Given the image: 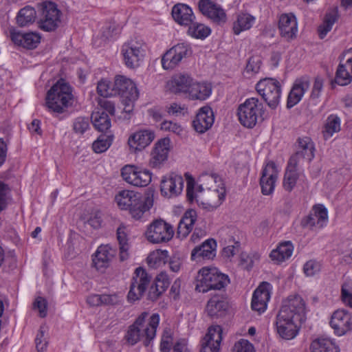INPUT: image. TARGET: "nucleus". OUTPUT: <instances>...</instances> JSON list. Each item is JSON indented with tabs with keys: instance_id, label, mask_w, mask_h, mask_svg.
<instances>
[{
	"instance_id": "1",
	"label": "nucleus",
	"mask_w": 352,
	"mask_h": 352,
	"mask_svg": "<svg viewBox=\"0 0 352 352\" xmlns=\"http://www.w3.org/2000/svg\"><path fill=\"white\" fill-rule=\"evenodd\" d=\"M306 306L299 295L289 296L282 305L276 316V329L279 336L286 340L294 338L298 333V322L305 321Z\"/></svg>"
},
{
	"instance_id": "2",
	"label": "nucleus",
	"mask_w": 352,
	"mask_h": 352,
	"mask_svg": "<svg viewBox=\"0 0 352 352\" xmlns=\"http://www.w3.org/2000/svg\"><path fill=\"white\" fill-rule=\"evenodd\" d=\"M199 182L195 192L194 179L192 177L188 178L186 188L188 200L190 202L196 200L197 203H200L204 208L208 210H213L218 208L225 199V192H219L217 188L211 189L214 179L210 175H202L199 178Z\"/></svg>"
},
{
	"instance_id": "3",
	"label": "nucleus",
	"mask_w": 352,
	"mask_h": 352,
	"mask_svg": "<svg viewBox=\"0 0 352 352\" xmlns=\"http://www.w3.org/2000/svg\"><path fill=\"white\" fill-rule=\"evenodd\" d=\"M148 315L146 311L142 312L129 327L125 339L131 345L142 340L144 345L148 346L155 338L160 323V316L153 314L148 318Z\"/></svg>"
},
{
	"instance_id": "4",
	"label": "nucleus",
	"mask_w": 352,
	"mask_h": 352,
	"mask_svg": "<svg viewBox=\"0 0 352 352\" xmlns=\"http://www.w3.org/2000/svg\"><path fill=\"white\" fill-rule=\"evenodd\" d=\"M115 201L120 209L128 210L135 220L142 219L153 205L151 197H143L140 193L129 190L119 191L115 196Z\"/></svg>"
},
{
	"instance_id": "5",
	"label": "nucleus",
	"mask_w": 352,
	"mask_h": 352,
	"mask_svg": "<svg viewBox=\"0 0 352 352\" xmlns=\"http://www.w3.org/2000/svg\"><path fill=\"white\" fill-rule=\"evenodd\" d=\"M74 100L72 87L68 83L60 80L47 91L45 105L49 111L62 113L73 104Z\"/></svg>"
},
{
	"instance_id": "6",
	"label": "nucleus",
	"mask_w": 352,
	"mask_h": 352,
	"mask_svg": "<svg viewBox=\"0 0 352 352\" xmlns=\"http://www.w3.org/2000/svg\"><path fill=\"white\" fill-rule=\"evenodd\" d=\"M113 91L114 95L118 94L122 98L123 111L128 113L132 112L134 102L139 97L135 84L124 76L117 75L113 84Z\"/></svg>"
},
{
	"instance_id": "7",
	"label": "nucleus",
	"mask_w": 352,
	"mask_h": 352,
	"mask_svg": "<svg viewBox=\"0 0 352 352\" xmlns=\"http://www.w3.org/2000/svg\"><path fill=\"white\" fill-rule=\"evenodd\" d=\"M230 283L228 276L216 268L204 267L199 270L197 278L196 290L206 293L211 289H221Z\"/></svg>"
},
{
	"instance_id": "8",
	"label": "nucleus",
	"mask_w": 352,
	"mask_h": 352,
	"mask_svg": "<svg viewBox=\"0 0 352 352\" xmlns=\"http://www.w3.org/2000/svg\"><path fill=\"white\" fill-rule=\"evenodd\" d=\"M263 104L256 98L246 99L237 109V116L240 123L250 129L253 128L258 120H263Z\"/></svg>"
},
{
	"instance_id": "9",
	"label": "nucleus",
	"mask_w": 352,
	"mask_h": 352,
	"mask_svg": "<svg viewBox=\"0 0 352 352\" xmlns=\"http://www.w3.org/2000/svg\"><path fill=\"white\" fill-rule=\"evenodd\" d=\"M256 89L271 109L276 108L282 91L280 82L278 80L272 78L261 79L257 82Z\"/></svg>"
},
{
	"instance_id": "10",
	"label": "nucleus",
	"mask_w": 352,
	"mask_h": 352,
	"mask_svg": "<svg viewBox=\"0 0 352 352\" xmlns=\"http://www.w3.org/2000/svg\"><path fill=\"white\" fill-rule=\"evenodd\" d=\"M173 235V226L162 219L153 221L146 232V239L153 243L169 241Z\"/></svg>"
},
{
	"instance_id": "11",
	"label": "nucleus",
	"mask_w": 352,
	"mask_h": 352,
	"mask_svg": "<svg viewBox=\"0 0 352 352\" xmlns=\"http://www.w3.org/2000/svg\"><path fill=\"white\" fill-rule=\"evenodd\" d=\"M39 28L45 32L55 30L60 23V11L52 2H43L41 5Z\"/></svg>"
},
{
	"instance_id": "12",
	"label": "nucleus",
	"mask_w": 352,
	"mask_h": 352,
	"mask_svg": "<svg viewBox=\"0 0 352 352\" xmlns=\"http://www.w3.org/2000/svg\"><path fill=\"white\" fill-rule=\"evenodd\" d=\"M327 222V209L322 204H316L309 214L301 219L300 225L302 228L311 230H319L326 226Z\"/></svg>"
},
{
	"instance_id": "13",
	"label": "nucleus",
	"mask_w": 352,
	"mask_h": 352,
	"mask_svg": "<svg viewBox=\"0 0 352 352\" xmlns=\"http://www.w3.org/2000/svg\"><path fill=\"white\" fill-rule=\"evenodd\" d=\"M151 281V276L146 271L139 267L135 270L134 276L128 293V300L134 302L139 300L146 292Z\"/></svg>"
},
{
	"instance_id": "14",
	"label": "nucleus",
	"mask_w": 352,
	"mask_h": 352,
	"mask_svg": "<svg viewBox=\"0 0 352 352\" xmlns=\"http://www.w3.org/2000/svg\"><path fill=\"white\" fill-rule=\"evenodd\" d=\"M121 175L124 181L135 186H146L151 182V173L149 170H142L134 165L124 166Z\"/></svg>"
},
{
	"instance_id": "15",
	"label": "nucleus",
	"mask_w": 352,
	"mask_h": 352,
	"mask_svg": "<svg viewBox=\"0 0 352 352\" xmlns=\"http://www.w3.org/2000/svg\"><path fill=\"white\" fill-rule=\"evenodd\" d=\"M154 139L155 133L150 129H142L132 133L127 140L130 152L137 153L143 151Z\"/></svg>"
},
{
	"instance_id": "16",
	"label": "nucleus",
	"mask_w": 352,
	"mask_h": 352,
	"mask_svg": "<svg viewBox=\"0 0 352 352\" xmlns=\"http://www.w3.org/2000/svg\"><path fill=\"white\" fill-rule=\"evenodd\" d=\"M190 49L184 43H179L168 50L162 58V67L165 69L175 68L184 58L190 54Z\"/></svg>"
},
{
	"instance_id": "17",
	"label": "nucleus",
	"mask_w": 352,
	"mask_h": 352,
	"mask_svg": "<svg viewBox=\"0 0 352 352\" xmlns=\"http://www.w3.org/2000/svg\"><path fill=\"white\" fill-rule=\"evenodd\" d=\"M330 326L340 336L352 329V316L345 309H337L331 315Z\"/></svg>"
},
{
	"instance_id": "18",
	"label": "nucleus",
	"mask_w": 352,
	"mask_h": 352,
	"mask_svg": "<svg viewBox=\"0 0 352 352\" xmlns=\"http://www.w3.org/2000/svg\"><path fill=\"white\" fill-rule=\"evenodd\" d=\"M143 53L142 45L133 41L125 43L122 47L124 61L129 68H135L140 65Z\"/></svg>"
},
{
	"instance_id": "19",
	"label": "nucleus",
	"mask_w": 352,
	"mask_h": 352,
	"mask_svg": "<svg viewBox=\"0 0 352 352\" xmlns=\"http://www.w3.org/2000/svg\"><path fill=\"white\" fill-rule=\"evenodd\" d=\"M278 30L280 36L287 42H291L297 37L298 23L292 13H284L278 19Z\"/></svg>"
},
{
	"instance_id": "20",
	"label": "nucleus",
	"mask_w": 352,
	"mask_h": 352,
	"mask_svg": "<svg viewBox=\"0 0 352 352\" xmlns=\"http://www.w3.org/2000/svg\"><path fill=\"white\" fill-rule=\"evenodd\" d=\"M183 188L182 177L174 173L164 176L161 181V192L165 197H176L182 192Z\"/></svg>"
},
{
	"instance_id": "21",
	"label": "nucleus",
	"mask_w": 352,
	"mask_h": 352,
	"mask_svg": "<svg viewBox=\"0 0 352 352\" xmlns=\"http://www.w3.org/2000/svg\"><path fill=\"white\" fill-rule=\"evenodd\" d=\"M170 139L162 138L158 140L151 151L149 160V166L153 168H160L167 160L170 151Z\"/></svg>"
},
{
	"instance_id": "22",
	"label": "nucleus",
	"mask_w": 352,
	"mask_h": 352,
	"mask_svg": "<svg viewBox=\"0 0 352 352\" xmlns=\"http://www.w3.org/2000/svg\"><path fill=\"white\" fill-rule=\"evenodd\" d=\"M116 254V250L111 245H100L92 256V265L98 271H104Z\"/></svg>"
},
{
	"instance_id": "23",
	"label": "nucleus",
	"mask_w": 352,
	"mask_h": 352,
	"mask_svg": "<svg viewBox=\"0 0 352 352\" xmlns=\"http://www.w3.org/2000/svg\"><path fill=\"white\" fill-rule=\"evenodd\" d=\"M10 34V38L15 45L25 49H35L41 42V36L36 32H23L12 29Z\"/></svg>"
},
{
	"instance_id": "24",
	"label": "nucleus",
	"mask_w": 352,
	"mask_h": 352,
	"mask_svg": "<svg viewBox=\"0 0 352 352\" xmlns=\"http://www.w3.org/2000/svg\"><path fill=\"white\" fill-rule=\"evenodd\" d=\"M309 77L302 76L296 79L287 96V107L291 109L296 105L309 89Z\"/></svg>"
},
{
	"instance_id": "25",
	"label": "nucleus",
	"mask_w": 352,
	"mask_h": 352,
	"mask_svg": "<svg viewBox=\"0 0 352 352\" xmlns=\"http://www.w3.org/2000/svg\"><path fill=\"white\" fill-rule=\"evenodd\" d=\"M271 285L267 282H263L254 291L252 299V309L261 314L267 308V302L270 298Z\"/></svg>"
},
{
	"instance_id": "26",
	"label": "nucleus",
	"mask_w": 352,
	"mask_h": 352,
	"mask_svg": "<svg viewBox=\"0 0 352 352\" xmlns=\"http://www.w3.org/2000/svg\"><path fill=\"white\" fill-rule=\"evenodd\" d=\"M221 340V327L219 325L210 327L201 342L200 352H219Z\"/></svg>"
},
{
	"instance_id": "27",
	"label": "nucleus",
	"mask_w": 352,
	"mask_h": 352,
	"mask_svg": "<svg viewBox=\"0 0 352 352\" xmlns=\"http://www.w3.org/2000/svg\"><path fill=\"white\" fill-rule=\"evenodd\" d=\"M214 121L212 109L208 106H204L197 113L192 121V126L197 132L204 133L212 127Z\"/></svg>"
},
{
	"instance_id": "28",
	"label": "nucleus",
	"mask_w": 352,
	"mask_h": 352,
	"mask_svg": "<svg viewBox=\"0 0 352 352\" xmlns=\"http://www.w3.org/2000/svg\"><path fill=\"white\" fill-rule=\"evenodd\" d=\"M277 177L278 173L275 164L273 162H270L263 170L260 179L261 192L263 195H269L273 192Z\"/></svg>"
},
{
	"instance_id": "29",
	"label": "nucleus",
	"mask_w": 352,
	"mask_h": 352,
	"mask_svg": "<svg viewBox=\"0 0 352 352\" xmlns=\"http://www.w3.org/2000/svg\"><path fill=\"white\" fill-rule=\"evenodd\" d=\"M199 10L207 17L217 23L225 22L226 15L224 10L217 4L210 0H200Z\"/></svg>"
},
{
	"instance_id": "30",
	"label": "nucleus",
	"mask_w": 352,
	"mask_h": 352,
	"mask_svg": "<svg viewBox=\"0 0 352 352\" xmlns=\"http://www.w3.org/2000/svg\"><path fill=\"white\" fill-rule=\"evenodd\" d=\"M228 309V302L220 295L212 296L206 307L207 314L212 319L219 318L225 315Z\"/></svg>"
},
{
	"instance_id": "31",
	"label": "nucleus",
	"mask_w": 352,
	"mask_h": 352,
	"mask_svg": "<svg viewBox=\"0 0 352 352\" xmlns=\"http://www.w3.org/2000/svg\"><path fill=\"white\" fill-rule=\"evenodd\" d=\"M346 54L351 55L345 63H340L335 76V82L339 85L344 86L352 80V48L347 50Z\"/></svg>"
},
{
	"instance_id": "32",
	"label": "nucleus",
	"mask_w": 352,
	"mask_h": 352,
	"mask_svg": "<svg viewBox=\"0 0 352 352\" xmlns=\"http://www.w3.org/2000/svg\"><path fill=\"white\" fill-rule=\"evenodd\" d=\"M171 14L175 21L181 25L188 26L195 19L191 8L184 3L175 4Z\"/></svg>"
},
{
	"instance_id": "33",
	"label": "nucleus",
	"mask_w": 352,
	"mask_h": 352,
	"mask_svg": "<svg viewBox=\"0 0 352 352\" xmlns=\"http://www.w3.org/2000/svg\"><path fill=\"white\" fill-rule=\"evenodd\" d=\"M193 79L188 74L175 75L168 82L170 90L175 94H187L192 85Z\"/></svg>"
},
{
	"instance_id": "34",
	"label": "nucleus",
	"mask_w": 352,
	"mask_h": 352,
	"mask_svg": "<svg viewBox=\"0 0 352 352\" xmlns=\"http://www.w3.org/2000/svg\"><path fill=\"white\" fill-rule=\"evenodd\" d=\"M170 285V280L166 272L159 274L154 283L151 285L148 297L150 300H156L163 294Z\"/></svg>"
},
{
	"instance_id": "35",
	"label": "nucleus",
	"mask_w": 352,
	"mask_h": 352,
	"mask_svg": "<svg viewBox=\"0 0 352 352\" xmlns=\"http://www.w3.org/2000/svg\"><path fill=\"white\" fill-rule=\"evenodd\" d=\"M217 243L212 239L205 241L201 245L195 247L191 252V258L197 260L199 258L211 259L215 256Z\"/></svg>"
},
{
	"instance_id": "36",
	"label": "nucleus",
	"mask_w": 352,
	"mask_h": 352,
	"mask_svg": "<svg viewBox=\"0 0 352 352\" xmlns=\"http://www.w3.org/2000/svg\"><path fill=\"white\" fill-rule=\"evenodd\" d=\"M197 220V212L194 210L185 212L180 219L177 226V236L179 238H186L192 231Z\"/></svg>"
},
{
	"instance_id": "37",
	"label": "nucleus",
	"mask_w": 352,
	"mask_h": 352,
	"mask_svg": "<svg viewBox=\"0 0 352 352\" xmlns=\"http://www.w3.org/2000/svg\"><path fill=\"white\" fill-rule=\"evenodd\" d=\"M294 248V245L291 241H287L281 242L276 249L271 252L270 257L274 262L280 264L292 256Z\"/></svg>"
},
{
	"instance_id": "38",
	"label": "nucleus",
	"mask_w": 352,
	"mask_h": 352,
	"mask_svg": "<svg viewBox=\"0 0 352 352\" xmlns=\"http://www.w3.org/2000/svg\"><path fill=\"white\" fill-rule=\"evenodd\" d=\"M211 93L212 86L210 83L193 81L188 96L191 100H205Z\"/></svg>"
},
{
	"instance_id": "39",
	"label": "nucleus",
	"mask_w": 352,
	"mask_h": 352,
	"mask_svg": "<svg viewBox=\"0 0 352 352\" xmlns=\"http://www.w3.org/2000/svg\"><path fill=\"white\" fill-rule=\"evenodd\" d=\"M297 155H304L308 160H312L314 157L315 146L313 141L309 137L298 138L295 144Z\"/></svg>"
},
{
	"instance_id": "40",
	"label": "nucleus",
	"mask_w": 352,
	"mask_h": 352,
	"mask_svg": "<svg viewBox=\"0 0 352 352\" xmlns=\"http://www.w3.org/2000/svg\"><path fill=\"white\" fill-rule=\"evenodd\" d=\"M255 22V17L248 13H241L233 23V32L238 35L241 32L250 30Z\"/></svg>"
},
{
	"instance_id": "41",
	"label": "nucleus",
	"mask_w": 352,
	"mask_h": 352,
	"mask_svg": "<svg viewBox=\"0 0 352 352\" xmlns=\"http://www.w3.org/2000/svg\"><path fill=\"white\" fill-rule=\"evenodd\" d=\"M311 352H340V349L328 338H319L311 342Z\"/></svg>"
},
{
	"instance_id": "42",
	"label": "nucleus",
	"mask_w": 352,
	"mask_h": 352,
	"mask_svg": "<svg viewBox=\"0 0 352 352\" xmlns=\"http://www.w3.org/2000/svg\"><path fill=\"white\" fill-rule=\"evenodd\" d=\"M94 127L99 131L104 132L111 126V120L105 112H93L91 116Z\"/></svg>"
},
{
	"instance_id": "43",
	"label": "nucleus",
	"mask_w": 352,
	"mask_h": 352,
	"mask_svg": "<svg viewBox=\"0 0 352 352\" xmlns=\"http://www.w3.org/2000/svg\"><path fill=\"white\" fill-rule=\"evenodd\" d=\"M340 130V120L336 115H330L326 120L322 134L325 140L330 138L334 133Z\"/></svg>"
},
{
	"instance_id": "44",
	"label": "nucleus",
	"mask_w": 352,
	"mask_h": 352,
	"mask_svg": "<svg viewBox=\"0 0 352 352\" xmlns=\"http://www.w3.org/2000/svg\"><path fill=\"white\" fill-rule=\"evenodd\" d=\"M36 19V11L32 7H25L20 10L16 16L17 24L24 27L32 23Z\"/></svg>"
},
{
	"instance_id": "45",
	"label": "nucleus",
	"mask_w": 352,
	"mask_h": 352,
	"mask_svg": "<svg viewBox=\"0 0 352 352\" xmlns=\"http://www.w3.org/2000/svg\"><path fill=\"white\" fill-rule=\"evenodd\" d=\"M188 32L192 37L197 38H205L210 33V30L208 27L205 26L202 23H199L192 21V23L190 24Z\"/></svg>"
},
{
	"instance_id": "46",
	"label": "nucleus",
	"mask_w": 352,
	"mask_h": 352,
	"mask_svg": "<svg viewBox=\"0 0 352 352\" xmlns=\"http://www.w3.org/2000/svg\"><path fill=\"white\" fill-rule=\"evenodd\" d=\"M298 178V171L287 167L283 183L284 189L288 192H291L295 187Z\"/></svg>"
},
{
	"instance_id": "47",
	"label": "nucleus",
	"mask_w": 352,
	"mask_h": 352,
	"mask_svg": "<svg viewBox=\"0 0 352 352\" xmlns=\"http://www.w3.org/2000/svg\"><path fill=\"white\" fill-rule=\"evenodd\" d=\"M117 239L120 245V259L121 261H124L129 257V245L127 242L126 234L120 228L117 230Z\"/></svg>"
},
{
	"instance_id": "48",
	"label": "nucleus",
	"mask_w": 352,
	"mask_h": 352,
	"mask_svg": "<svg viewBox=\"0 0 352 352\" xmlns=\"http://www.w3.org/2000/svg\"><path fill=\"white\" fill-rule=\"evenodd\" d=\"M336 21V17L334 14L329 13L326 14L323 23L318 26V32L320 38L323 39L332 29V27Z\"/></svg>"
},
{
	"instance_id": "49",
	"label": "nucleus",
	"mask_w": 352,
	"mask_h": 352,
	"mask_svg": "<svg viewBox=\"0 0 352 352\" xmlns=\"http://www.w3.org/2000/svg\"><path fill=\"white\" fill-rule=\"evenodd\" d=\"M111 145V141L106 135H101L94 142L92 148L96 153L104 152Z\"/></svg>"
},
{
	"instance_id": "50",
	"label": "nucleus",
	"mask_w": 352,
	"mask_h": 352,
	"mask_svg": "<svg viewBox=\"0 0 352 352\" xmlns=\"http://www.w3.org/2000/svg\"><path fill=\"white\" fill-rule=\"evenodd\" d=\"M98 94L103 98H107L114 96V91H113V85L104 80H101L98 82L97 86Z\"/></svg>"
},
{
	"instance_id": "51",
	"label": "nucleus",
	"mask_w": 352,
	"mask_h": 352,
	"mask_svg": "<svg viewBox=\"0 0 352 352\" xmlns=\"http://www.w3.org/2000/svg\"><path fill=\"white\" fill-rule=\"evenodd\" d=\"M321 270V263L316 260L307 261L303 266L304 273L307 276H313Z\"/></svg>"
},
{
	"instance_id": "52",
	"label": "nucleus",
	"mask_w": 352,
	"mask_h": 352,
	"mask_svg": "<svg viewBox=\"0 0 352 352\" xmlns=\"http://www.w3.org/2000/svg\"><path fill=\"white\" fill-rule=\"evenodd\" d=\"M311 160H307L304 155H297L294 153L292 155L288 162L287 166L289 168L298 170V167L302 165L305 162H310Z\"/></svg>"
},
{
	"instance_id": "53",
	"label": "nucleus",
	"mask_w": 352,
	"mask_h": 352,
	"mask_svg": "<svg viewBox=\"0 0 352 352\" xmlns=\"http://www.w3.org/2000/svg\"><path fill=\"white\" fill-rule=\"evenodd\" d=\"M261 65V60L258 56L250 57L247 63L245 72L250 74H254L258 72Z\"/></svg>"
},
{
	"instance_id": "54",
	"label": "nucleus",
	"mask_w": 352,
	"mask_h": 352,
	"mask_svg": "<svg viewBox=\"0 0 352 352\" xmlns=\"http://www.w3.org/2000/svg\"><path fill=\"white\" fill-rule=\"evenodd\" d=\"M45 333L44 327H41L35 338L36 348L38 352H43L47 349V341Z\"/></svg>"
},
{
	"instance_id": "55",
	"label": "nucleus",
	"mask_w": 352,
	"mask_h": 352,
	"mask_svg": "<svg viewBox=\"0 0 352 352\" xmlns=\"http://www.w3.org/2000/svg\"><path fill=\"white\" fill-rule=\"evenodd\" d=\"M33 308L38 311L41 318H45L47 313V302L46 299L41 296L37 297L33 303Z\"/></svg>"
},
{
	"instance_id": "56",
	"label": "nucleus",
	"mask_w": 352,
	"mask_h": 352,
	"mask_svg": "<svg viewBox=\"0 0 352 352\" xmlns=\"http://www.w3.org/2000/svg\"><path fill=\"white\" fill-rule=\"evenodd\" d=\"M232 352H254L253 345L247 340L241 339L235 343Z\"/></svg>"
},
{
	"instance_id": "57",
	"label": "nucleus",
	"mask_w": 352,
	"mask_h": 352,
	"mask_svg": "<svg viewBox=\"0 0 352 352\" xmlns=\"http://www.w3.org/2000/svg\"><path fill=\"white\" fill-rule=\"evenodd\" d=\"M89 126V120L85 118H77L73 124L74 130L76 133L82 134L86 131Z\"/></svg>"
},
{
	"instance_id": "58",
	"label": "nucleus",
	"mask_w": 352,
	"mask_h": 352,
	"mask_svg": "<svg viewBox=\"0 0 352 352\" xmlns=\"http://www.w3.org/2000/svg\"><path fill=\"white\" fill-rule=\"evenodd\" d=\"M323 87V80L320 77H316L314 80V83L312 87L310 98L312 100L318 99Z\"/></svg>"
},
{
	"instance_id": "59",
	"label": "nucleus",
	"mask_w": 352,
	"mask_h": 352,
	"mask_svg": "<svg viewBox=\"0 0 352 352\" xmlns=\"http://www.w3.org/2000/svg\"><path fill=\"white\" fill-rule=\"evenodd\" d=\"M172 343V337L170 334L164 331L161 342H160V351L161 352H169L170 349V346Z\"/></svg>"
},
{
	"instance_id": "60",
	"label": "nucleus",
	"mask_w": 352,
	"mask_h": 352,
	"mask_svg": "<svg viewBox=\"0 0 352 352\" xmlns=\"http://www.w3.org/2000/svg\"><path fill=\"white\" fill-rule=\"evenodd\" d=\"M341 298L346 305L352 307V292L349 288L347 284H344L342 286Z\"/></svg>"
},
{
	"instance_id": "61",
	"label": "nucleus",
	"mask_w": 352,
	"mask_h": 352,
	"mask_svg": "<svg viewBox=\"0 0 352 352\" xmlns=\"http://www.w3.org/2000/svg\"><path fill=\"white\" fill-rule=\"evenodd\" d=\"M167 256L168 252L166 250L157 251L151 254L147 259L148 263L151 264V263H153V265H156Z\"/></svg>"
},
{
	"instance_id": "62",
	"label": "nucleus",
	"mask_w": 352,
	"mask_h": 352,
	"mask_svg": "<svg viewBox=\"0 0 352 352\" xmlns=\"http://www.w3.org/2000/svg\"><path fill=\"white\" fill-rule=\"evenodd\" d=\"M121 301V298L117 294H102V305H116Z\"/></svg>"
},
{
	"instance_id": "63",
	"label": "nucleus",
	"mask_w": 352,
	"mask_h": 352,
	"mask_svg": "<svg viewBox=\"0 0 352 352\" xmlns=\"http://www.w3.org/2000/svg\"><path fill=\"white\" fill-rule=\"evenodd\" d=\"M161 129L165 131H173L176 134H180L182 131V129L179 124L170 121H164L161 124Z\"/></svg>"
},
{
	"instance_id": "64",
	"label": "nucleus",
	"mask_w": 352,
	"mask_h": 352,
	"mask_svg": "<svg viewBox=\"0 0 352 352\" xmlns=\"http://www.w3.org/2000/svg\"><path fill=\"white\" fill-rule=\"evenodd\" d=\"M99 105L110 115L113 116L115 114V104L111 100L104 98L98 101Z\"/></svg>"
}]
</instances>
